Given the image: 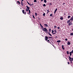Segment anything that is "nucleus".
<instances>
[{
  "mask_svg": "<svg viewBox=\"0 0 73 73\" xmlns=\"http://www.w3.org/2000/svg\"><path fill=\"white\" fill-rule=\"evenodd\" d=\"M42 29V30L43 31H44V32H46V33H47L48 32V30L46 29V27Z\"/></svg>",
  "mask_w": 73,
  "mask_h": 73,
  "instance_id": "1",
  "label": "nucleus"
},
{
  "mask_svg": "<svg viewBox=\"0 0 73 73\" xmlns=\"http://www.w3.org/2000/svg\"><path fill=\"white\" fill-rule=\"evenodd\" d=\"M68 57L69 58V60H70V62H72V61H73V58H71L70 56H68Z\"/></svg>",
  "mask_w": 73,
  "mask_h": 73,
  "instance_id": "2",
  "label": "nucleus"
},
{
  "mask_svg": "<svg viewBox=\"0 0 73 73\" xmlns=\"http://www.w3.org/2000/svg\"><path fill=\"white\" fill-rule=\"evenodd\" d=\"M22 12L23 14H25V15L27 13L25 12V11L24 10H23L22 11Z\"/></svg>",
  "mask_w": 73,
  "mask_h": 73,
  "instance_id": "3",
  "label": "nucleus"
},
{
  "mask_svg": "<svg viewBox=\"0 0 73 73\" xmlns=\"http://www.w3.org/2000/svg\"><path fill=\"white\" fill-rule=\"evenodd\" d=\"M72 21H70L69 23H68V25H72Z\"/></svg>",
  "mask_w": 73,
  "mask_h": 73,
  "instance_id": "4",
  "label": "nucleus"
},
{
  "mask_svg": "<svg viewBox=\"0 0 73 73\" xmlns=\"http://www.w3.org/2000/svg\"><path fill=\"white\" fill-rule=\"evenodd\" d=\"M45 40H46V41L48 40V37L45 36Z\"/></svg>",
  "mask_w": 73,
  "mask_h": 73,
  "instance_id": "5",
  "label": "nucleus"
},
{
  "mask_svg": "<svg viewBox=\"0 0 73 73\" xmlns=\"http://www.w3.org/2000/svg\"><path fill=\"white\" fill-rule=\"evenodd\" d=\"M23 1H24V0H22L21 2V5H22V6H23L24 5V4H23Z\"/></svg>",
  "mask_w": 73,
  "mask_h": 73,
  "instance_id": "6",
  "label": "nucleus"
},
{
  "mask_svg": "<svg viewBox=\"0 0 73 73\" xmlns=\"http://www.w3.org/2000/svg\"><path fill=\"white\" fill-rule=\"evenodd\" d=\"M70 42H69V41H68V42H67V44L68 45H70Z\"/></svg>",
  "mask_w": 73,
  "mask_h": 73,
  "instance_id": "7",
  "label": "nucleus"
},
{
  "mask_svg": "<svg viewBox=\"0 0 73 73\" xmlns=\"http://www.w3.org/2000/svg\"><path fill=\"white\" fill-rule=\"evenodd\" d=\"M40 26L41 27V28H42V29H44V27H43V26H42V25H41V24L40 23Z\"/></svg>",
  "mask_w": 73,
  "mask_h": 73,
  "instance_id": "8",
  "label": "nucleus"
},
{
  "mask_svg": "<svg viewBox=\"0 0 73 73\" xmlns=\"http://www.w3.org/2000/svg\"><path fill=\"white\" fill-rule=\"evenodd\" d=\"M47 33H48V35H50V36H52V35L50 34V32H48Z\"/></svg>",
  "mask_w": 73,
  "mask_h": 73,
  "instance_id": "9",
  "label": "nucleus"
},
{
  "mask_svg": "<svg viewBox=\"0 0 73 73\" xmlns=\"http://www.w3.org/2000/svg\"><path fill=\"white\" fill-rule=\"evenodd\" d=\"M52 34H53V35H55V34H56V33H53V32H54V30H52Z\"/></svg>",
  "mask_w": 73,
  "mask_h": 73,
  "instance_id": "10",
  "label": "nucleus"
},
{
  "mask_svg": "<svg viewBox=\"0 0 73 73\" xmlns=\"http://www.w3.org/2000/svg\"><path fill=\"white\" fill-rule=\"evenodd\" d=\"M64 45H62V48L63 50H65V48H64Z\"/></svg>",
  "mask_w": 73,
  "mask_h": 73,
  "instance_id": "11",
  "label": "nucleus"
},
{
  "mask_svg": "<svg viewBox=\"0 0 73 73\" xmlns=\"http://www.w3.org/2000/svg\"><path fill=\"white\" fill-rule=\"evenodd\" d=\"M26 7L27 9L28 10H29V9H30V7H28V6H26Z\"/></svg>",
  "mask_w": 73,
  "mask_h": 73,
  "instance_id": "12",
  "label": "nucleus"
},
{
  "mask_svg": "<svg viewBox=\"0 0 73 73\" xmlns=\"http://www.w3.org/2000/svg\"><path fill=\"white\" fill-rule=\"evenodd\" d=\"M70 22V20H69L67 21V24L69 23Z\"/></svg>",
  "mask_w": 73,
  "mask_h": 73,
  "instance_id": "13",
  "label": "nucleus"
},
{
  "mask_svg": "<svg viewBox=\"0 0 73 73\" xmlns=\"http://www.w3.org/2000/svg\"><path fill=\"white\" fill-rule=\"evenodd\" d=\"M70 20L71 21H73V16H72V17H71V19H70Z\"/></svg>",
  "mask_w": 73,
  "mask_h": 73,
  "instance_id": "14",
  "label": "nucleus"
},
{
  "mask_svg": "<svg viewBox=\"0 0 73 73\" xmlns=\"http://www.w3.org/2000/svg\"><path fill=\"white\" fill-rule=\"evenodd\" d=\"M44 25L46 27H48V25L46 24H44Z\"/></svg>",
  "mask_w": 73,
  "mask_h": 73,
  "instance_id": "15",
  "label": "nucleus"
},
{
  "mask_svg": "<svg viewBox=\"0 0 73 73\" xmlns=\"http://www.w3.org/2000/svg\"><path fill=\"white\" fill-rule=\"evenodd\" d=\"M29 13H28V14L29 15L30 13H31V10H30L29 9Z\"/></svg>",
  "mask_w": 73,
  "mask_h": 73,
  "instance_id": "16",
  "label": "nucleus"
},
{
  "mask_svg": "<svg viewBox=\"0 0 73 73\" xmlns=\"http://www.w3.org/2000/svg\"><path fill=\"white\" fill-rule=\"evenodd\" d=\"M49 32H51V29L50 28L48 29Z\"/></svg>",
  "mask_w": 73,
  "mask_h": 73,
  "instance_id": "17",
  "label": "nucleus"
},
{
  "mask_svg": "<svg viewBox=\"0 0 73 73\" xmlns=\"http://www.w3.org/2000/svg\"><path fill=\"white\" fill-rule=\"evenodd\" d=\"M66 53L67 54H69V52L68 51L66 52Z\"/></svg>",
  "mask_w": 73,
  "mask_h": 73,
  "instance_id": "18",
  "label": "nucleus"
},
{
  "mask_svg": "<svg viewBox=\"0 0 73 73\" xmlns=\"http://www.w3.org/2000/svg\"><path fill=\"white\" fill-rule=\"evenodd\" d=\"M17 3H18V5H20V2L19 1H17Z\"/></svg>",
  "mask_w": 73,
  "mask_h": 73,
  "instance_id": "19",
  "label": "nucleus"
},
{
  "mask_svg": "<svg viewBox=\"0 0 73 73\" xmlns=\"http://www.w3.org/2000/svg\"><path fill=\"white\" fill-rule=\"evenodd\" d=\"M57 42H60L61 40H58L57 41Z\"/></svg>",
  "mask_w": 73,
  "mask_h": 73,
  "instance_id": "20",
  "label": "nucleus"
},
{
  "mask_svg": "<svg viewBox=\"0 0 73 73\" xmlns=\"http://www.w3.org/2000/svg\"><path fill=\"white\" fill-rule=\"evenodd\" d=\"M70 36H73V33L72 32L71 33H70Z\"/></svg>",
  "mask_w": 73,
  "mask_h": 73,
  "instance_id": "21",
  "label": "nucleus"
},
{
  "mask_svg": "<svg viewBox=\"0 0 73 73\" xmlns=\"http://www.w3.org/2000/svg\"><path fill=\"white\" fill-rule=\"evenodd\" d=\"M72 53L71 52H70V56H72Z\"/></svg>",
  "mask_w": 73,
  "mask_h": 73,
  "instance_id": "22",
  "label": "nucleus"
},
{
  "mask_svg": "<svg viewBox=\"0 0 73 73\" xmlns=\"http://www.w3.org/2000/svg\"><path fill=\"white\" fill-rule=\"evenodd\" d=\"M54 32L56 34L57 33V31H56V30H54Z\"/></svg>",
  "mask_w": 73,
  "mask_h": 73,
  "instance_id": "23",
  "label": "nucleus"
},
{
  "mask_svg": "<svg viewBox=\"0 0 73 73\" xmlns=\"http://www.w3.org/2000/svg\"><path fill=\"white\" fill-rule=\"evenodd\" d=\"M60 20H63V18L62 17H61L60 18Z\"/></svg>",
  "mask_w": 73,
  "mask_h": 73,
  "instance_id": "24",
  "label": "nucleus"
},
{
  "mask_svg": "<svg viewBox=\"0 0 73 73\" xmlns=\"http://www.w3.org/2000/svg\"><path fill=\"white\" fill-rule=\"evenodd\" d=\"M34 3H37V0H34Z\"/></svg>",
  "mask_w": 73,
  "mask_h": 73,
  "instance_id": "25",
  "label": "nucleus"
},
{
  "mask_svg": "<svg viewBox=\"0 0 73 73\" xmlns=\"http://www.w3.org/2000/svg\"><path fill=\"white\" fill-rule=\"evenodd\" d=\"M28 9L26 8V11H27V12H28Z\"/></svg>",
  "mask_w": 73,
  "mask_h": 73,
  "instance_id": "26",
  "label": "nucleus"
},
{
  "mask_svg": "<svg viewBox=\"0 0 73 73\" xmlns=\"http://www.w3.org/2000/svg\"><path fill=\"white\" fill-rule=\"evenodd\" d=\"M46 11H47V13H49V10H47Z\"/></svg>",
  "mask_w": 73,
  "mask_h": 73,
  "instance_id": "27",
  "label": "nucleus"
},
{
  "mask_svg": "<svg viewBox=\"0 0 73 73\" xmlns=\"http://www.w3.org/2000/svg\"><path fill=\"white\" fill-rule=\"evenodd\" d=\"M43 16H45V13H44L43 14Z\"/></svg>",
  "mask_w": 73,
  "mask_h": 73,
  "instance_id": "28",
  "label": "nucleus"
},
{
  "mask_svg": "<svg viewBox=\"0 0 73 73\" xmlns=\"http://www.w3.org/2000/svg\"><path fill=\"white\" fill-rule=\"evenodd\" d=\"M50 17H52V16H53V15L52 14H50Z\"/></svg>",
  "mask_w": 73,
  "mask_h": 73,
  "instance_id": "29",
  "label": "nucleus"
},
{
  "mask_svg": "<svg viewBox=\"0 0 73 73\" xmlns=\"http://www.w3.org/2000/svg\"><path fill=\"white\" fill-rule=\"evenodd\" d=\"M57 11V8L54 11L55 12H56Z\"/></svg>",
  "mask_w": 73,
  "mask_h": 73,
  "instance_id": "30",
  "label": "nucleus"
},
{
  "mask_svg": "<svg viewBox=\"0 0 73 73\" xmlns=\"http://www.w3.org/2000/svg\"><path fill=\"white\" fill-rule=\"evenodd\" d=\"M35 16H36L37 15V13H35Z\"/></svg>",
  "mask_w": 73,
  "mask_h": 73,
  "instance_id": "31",
  "label": "nucleus"
},
{
  "mask_svg": "<svg viewBox=\"0 0 73 73\" xmlns=\"http://www.w3.org/2000/svg\"><path fill=\"white\" fill-rule=\"evenodd\" d=\"M70 17V16L69 15L68 16V19H69Z\"/></svg>",
  "mask_w": 73,
  "mask_h": 73,
  "instance_id": "32",
  "label": "nucleus"
},
{
  "mask_svg": "<svg viewBox=\"0 0 73 73\" xmlns=\"http://www.w3.org/2000/svg\"><path fill=\"white\" fill-rule=\"evenodd\" d=\"M43 6L44 7H45L46 6V5H45V4H44L43 5Z\"/></svg>",
  "mask_w": 73,
  "mask_h": 73,
  "instance_id": "33",
  "label": "nucleus"
},
{
  "mask_svg": "<svg viewBox=\"0 0 73 73\" xmlns=\"http://www.w3.org/2000/svg\"><path fill=\"white\" fill-rule=\"evenodd\" d=\"M44 3H46V0H44Z\"/></svg>",
  "mask_w": 73,
  "mask_h": 73,
  "instance_id": "34",
  "label": "nucleus"
},
{
  "mask_svg": "<svg viewBox=\"0 0 73 73\" xmlns=\"http://www.w3.org/2000/svg\"><path fill=\"white\" fill-rule=\"evenodd\" d=\"M33 17L34 19H35V16H34V15H33Z\"/></svg>",
  "mask_w": 73,
  "mask_h": 73,
  "instance_id": "35",
  "label": "nucleus"
},
{
  "mask_svg": "<svg viewBox=\"0 0 73 73\" xmlns=\"http://www.w3.org/2000/svg\"><path fill=\"white\" fill-rule=\"evenodd\" d=\"M49 5H52V3H49Z\"/></svg>",
  "mask_w": 73,
  "mask_h": 73,
  "instance_id": "36",
  "label": "nucleus"
},
{
  "mask_svg": "<svg viewBox=\"0 0 73 73\" xmlns=\"http://www.w3.org/2000/svg\"><path fill=\"white\" fill-rule=\"evenodd\" d=\"M30 7H32H32H33V6L32 5V4H30Z\"/></svg>",
  "mask_w": 73,
  "mask_h": 73,
  "instance_id": "37",
  "label": "nucleus"
},
{
  "mask_svg": "<svg viewBox=\"0 0 73 73\" xmlns=\"http://www.w3.org/2000/svg\"><path fill=\"white\" fill-rule=\"evenodd\" d=\"M60 27H58L57 29H60Z\"/></svg>",
  "mask_w": 73,
  "mask_h": 73,
  "instance_id": "38",
  "label": "nucleus"
},
{
  "mask_svg": "<svg viewBox=\"0 0 73 73\" xmlns=\"http://www.w3.org/2000/svg\"><path fill=\"white\" fill-rule=\"evenodd\" d=\"M65 41H68V39L67 38H66L65 39Z\"/></svg>",
  "mask_w": 73,
  "mask_h": 73,
  "instance_id": "39",
  "label": "nucleus"
},
{
  "mask_svg": "<svg viewBox=\"0 0 73 73\" xmlns=\"http://www.w3.org/2000/svg\"><path fill=\"white\" fill-rule=\"evenodd\" d=\"M48 38H52L50 37H49V36L48 37Z\"/></svg>",
  "mask_w": 73,
  "mask_h": 73,
  "instance_id": "40",
  "label": "nucleus"
},
{
  "mask_svg": "<svg viewBox=\"0 0 73 73\" xmlns=\"http://www.w3.org/2000/svg\"><path fill=\"white\" fill-rule=\"evenodd\" d=\"M54 28H57V26H56V25H55L54 26Z\"/></svg>",
  "mask_w": 73,
  "mask_h": 73,
  "instance_id": "41",
  "label": "nucleus"
},
{
  "mask_svg": "<svg viewBox=\"0 0 73 73\" xmlns=\"http://www.w3.org/2000/svg\"><path fill=\"white\" fill-rule=\"evenodd\" d=\"M71 53L73 54V50H72V52H71Z\"/></svg>",
  "mask_w": 73,
  "mask_h": 73,
  "instance_id": "42",
  "label": "nucleus"
},
{
  "mask_svg": "<svg viewBox=\"0 0 73 73\" xmlns=\"http://www.w3.org/2000/svg\"><path fill=\"white\" fill-rule=\"evenodd\" d=\"M38 20H40V18H39V17H38Z\"/></svg>",
  "mask_w": 73,
  "mask_h": 73,
  "instance_id": "43",
  "label": "nucleus"
},
{
  "mask_svg": "<svg viewBox=\"0 0 73 73\" xmlns=\"http://www.w3.org/2000/svg\"><path fill=\"white\" fill-rule=\"evenodd\" d=\"M28 4H29V5H30V4H29V2L27 3Z\"/></svg>",
  "mask_w": 73,
  "mask_h": 73,
  "instance_id": "44",
  "label": "nucleus"
},
{
  "mask_svg": "<svg viewBox=\"0 0 73 73\" xmlns=\"http://www.w3.org/2000/svg\"><path fill=\"white\" fill-rule=\"evenodd\" d=\"M56 12L54 11V14H56Z\"/></svg>",
  "mask_w": 73,
  "mask_h": 73,
  "instance_id": "45",
  "label": "nucleus"
},
{
  "mask_svg": "<svg viewBox=\"0 0 73 73\" xmlns=\"http://www.w3.org/2000/svg\"><path fill=\"white\" fill-rule=\"evenodd\" d=\"M47 41H48V42H49V41H50L49 40H48Z\"/></svg>",
  "mask_w": 73,
  "mask_h": 73,
  "instance_id": "46",
  "label": "nucleus"
},
{
  "mask_svg": "<svg viewBox=\"0 0 73 73\" xmlns=\"http://www.w3.org/2000/svg\"><path fill=\"white\" fill-rule=\"evenodd\" d=\"M68 64H70L69 63V62H68Z\"/></svg>",
  "mask_w": 73,
  "mask_h": 73,
  "instance_id": "47",
  "label": "nucleus"
},
{
  "mask_svg": "<svg viewBox=\"0 0 73 73\" xmlns=\"http://www.w3.org/2000/svg\"><path fill=\"white\" fill-rule=\"evenodd\" d=\"M55 38H57V36H55Z\"/></svg>",
  "mask_w": 73,
  "mask_h": 73,
  "instance_id": "48",
  "label": "nucleus"
},
{
  "mask_svg": "<svg viewBox=\"0 0 73 73\" xmlns=\"http://www.w3.org/2000/svg\"><path fill=\"white\" fill-rule=\"evenodd\" d=\"M65 4V3H63V5H64V4Z\"/></svg>",
  "mask_w": 73,
  "mask_h": 73,
  "instance_id": "49",
  "label": "nucleus"
},
{
  "mask_svg": "<svg viewBox=\"0 0 73 73\" xmlns=\"http://www.w3.org/2000/svg\"><path fill=\"white\" fill-rule=\"evenodd\" d=\"M32 5H33V3H32Z\"/></svg>",
  "mask_w": 73,
  "mask_h": 73,
  "instance_id": "50",
  "label": "nucleus"
},
{
  "mask_svg": "<svg viewBox=\"0 0 73 73\" xmlns=\"http://www.w3.org/2000/svg\"><path fill=\"white\" fill-rule=\"evenodd\" d=\"M41 1H43V0H41Z\"/></svg>",
  "mask_w": 73,
  "mask_h": 73,
  "instance_id": "51",
  "label": "nucleus"
},
{
  "mask_svg": "<svg viewBox=\"0 0 73 73\" xmlns=\"http://www.w3.org/2000/svg\"><path fill=\"white\" fill-rule=\"evenodd\" d=\"M49 43H50V44H51L50 43V42H49Z\"/></svg>",
  "mask_w": 73,
  "mask_h": 73,
  "instance_id": "52",
  "label": "nucleus"
},
{
  "mask_svg": "<svg viewBox=\"0 0 73 73\" xmlns=\"http://www.w3.org/2000/svg\"><path fill=\"white\" fill-rule=\"evenodd\" d=\"M27 3H29L28 2V1H27Z\"/></svg>",
  "mask_w": 73,
  "mask_h": 73,
  "instance_id": "53",
  "label": "nucleus"
},
{
  "mask_svg": "<svg viewBox=\"0 0 73 73\" xmlns=\"http://www.w3.org/2000/svg\"><path fill=\"white\" fill-rule=\"evenodd\" d=\"M71 63H72V62H71Z\"/></svg>",
  "mask_w": 73,
  "mask_h": 73,
  "instance_id": "54",
  "label": "nucleus"
},
{
  "mask_svg": "<svg viewBox=\"0 0 73 73\" xmlns=\"http://www.w3.org/2000/svg\"><path fill=\"white\" fill-rule=\"evenodd\" d=\"M64 15H65V13H64Z\"/></svg>",
  "mask_w": 73,
  "mask_h": 73,
  "instance_id": "55",
  "label": "nucleus"
}]
</instances>
